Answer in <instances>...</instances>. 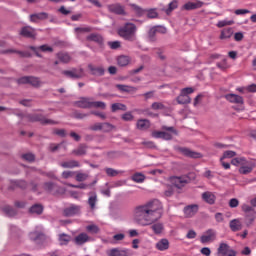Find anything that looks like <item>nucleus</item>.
Returning <instances> with one entry per match:
<instances>
[{"instance_id":"nucleus-1","label":"nucleus","mask_w":256,"mask_h":256,"mask_svg":"<svg viewBox=\"0 0 256 256\" xmlns=\"http://www.w3.org/2000/svg\"><path fill=\"white\" fill-rule=\"evenodd\" d=\"M163 217V204L158 199L138 205L133 210V219L141 227L151 226L155 235L163 233V224L157 223Z\"/></svg>"},{"instance_id":"nucleus-2","label":"nucleus","mask_w":256,"mask_h":256,"mask_svg":"<svg viewBox=\"0 0 256 256\" xmlns=\"http://www.w3.org/2000/svg\"><path fill=\"white\" fill-rule=\"evenodd\" d=\"M118 35L125 41H137V25L131 22L125 23L119 30Z\"/></svg>"},{"instance_id":"nucleus-3","label":"nucleus","mask_w":256,"mask_h":256,"mask_svg":"<svg viewBox=\"0 0 256 256\" xmlns=\"http://www.w3.org/2000/svg\"><path fill=\"white\" fill-rule=\"evenodd\" d=\"M163 131L152 132L154 139H164L165 141H171L173 135H177V130L173 126H163Z\"/></svg>"},{"instance_id":"nucleus-4","label":"nucleus","mask_w":256,"mask_h":256,"mask_svg":"<svg viewBox=\"0 0 256 256\" xmlns=\"http://www.w3.org/2000/svg\"><path fill=\"white\" fill-rule=\"evenodd\" d=\"M25 119H27V121H30V123H35L39 121V123H41L42 125H57L58 123L55 120L45 118V116L41 114H27L25 116Z\"/></svg>"},{"instance_id":"nucleus-5","label":"nucleus","mask_w":256,"mask_h":256,"mask_svg":"<svg viewBox=\"0 0 256 256\" xmlns=\"http://www.w3.org/2000/svg\"><path fill=\"white\" fill-rule=\"evenodd\" d=\"M19 85H32V87H40L41 81L37 77L23 76L17 80Z\"/></svg>"},{"instance_id":"nucleus-6","label":"nucleus","mask_w":256,"mask_h":256,"mask_svg":"<svg viewBox=\"0 0 256 256\" xmlns=\"http://www.w3.org/2000/svg\"><path fill=\"white\" fill-rule=\"evenodd\" d=\"M217 254L219 256H237V252L231 249V246L224 242L220 243L217 249Z\"/></svg>"},{"instance_id":"nucleus-7","label":"nucleus","mask_w":256,"mask_h":256,"mask_svg":"<svg viewBox=\"0 0 256 256\" xmlns=\"http://www.w3.org/2000/svg\"><path fill=\"white\" fill-rule=\"evenodd\" d=\"M242 211L245 213L246 223L247 225H251L255 221V209L247 204L242 205Z\"/></svg>"},{"instance_id":"nucleus-8","label":"nucleus","mask_w":256,"mask_h":256,"mask_svg":"<svg viewBox=\"0 0 256 256\" xmlns=\"http://www.w3.org/2000/svg\"><path fill=\"white\" fill-rule=\"evenodd\" d=\"M170 183L177 189H182V187H185L189 183V178L186 176H172L170 177Z\"/></svg>"},{"instance_id":"nucleus-9","label":"nucleus","mask_w":256,"mask_h":256,"mask_svg":"<svg viewBox=\"0 0 256 256\" xmlns=\"http://www.w3.org/2000/svg\"><path fill=\"white\" fill-rule=\"evenodd\" d=\"M63 75L69 79H81L82 77H85V72L83 71V68H74L72 70H64Z\"/></svg>"},{"instance_id":"nucleus-10","label":"nucleus","mask_w":256,"mask_h":256,"mask_svg":"<svg viewBox=\"0 0 256 256\" xmlns=\"http://www.w3.org/2000/svg\"><path fill=\"white\" fill-rule=\"evenodd\" d=\"M19 35L26 39H35V37H37V32L35 31V28L31 26H24L20 29Z\"/></svg>"},{"instance_id":"nucleus-11","label":"nucleus","mask_w":256,"mask_h":256,"mask_svg":"<svg viewBox=\"0 0 256 256\" xmlns=\"http://www.w3.org/2000/svg\"><path fill=\"white\" fill-rule=\"evenodd\" d=\"M107 256H131V250L127 248H112L106 251Z\"/></svg>"},{"instance_id":"nucleus-12","label":"nucleus","mask_w":256,"mask_h":256,"mask_svg":"<svg viewBox=\"0 0 256 256\" xmlns=\"http://www.w3.org/2000/svg\"><path fill=\"white\" fill-rule=\"evenodd\" d=\"M217 239V232L213 229L207 230L201 237V243H211Z\"/></svg>"},{"instance_id":"nucleus-13","label":"nucleus","mask_w":256,"mask_h":256,"mask_svg":"<svg viewBox=\"0 0 256 256\" xmlns=\"http://www.w3.org/2000/svg\"><path fill=\"white\" fill-rule=\"evenodd\" d=\"M107 9L109 13H113L114 15H125V7L119 3L109 4L107 5Z\"/></svg>"},{"instance_id":"nucleus-14","label":"nucleus","mask_w":256,"mask_h":256,"mask_svg":"<svg viewBox=\"0 0 256 256\" xmlns=\"http://www.w3.org/2000/svg\"><path fill=\"white\" fill-rule=\"evenodd\" d=\"M176 150L178 151V153L185 155V157H190L191 159L201 158V153L191 151L190 149L185 147H177Z\"/></svg>"},{"instance_id":"nucleus-15","label":"nucleus","mask_w":256,"mask_h":256,"mask_svg":"<svg viewBox=\"0 0 256 256\" xmlns=\"http://www.w3.org/2000/svg\"><path fill=\"white\" fill-rule=\"evenodd\" d=\"M92 99L93 98L82 97L80 100L74 102V105L80 109H91Z\"/></svg>"},{"instance_id":"nucleus-16","label":"nucleus","mask_w":256,"mask_h":256,"mask_svg":"<svg viewBox=\"0 0 256 256\" xmlns=\"http://www.w3.org/2000/svg\"><path fill=\"white\" fill-rule=\"evenodd\" d=\"M183 211H184L185 217H188V218L195 217V215H197V213L199 212V205L197 204L188 205L184 207Z\"/></svg>"},{"instance_id":"nucleus-17","label":"nucleus","mask_w":256,"mask_h":256,"mask_svg":"<svg viewBox=\"0 0 256 256\" xmlns=\"http://www.w3.org/2000/svg\"><path fill=\"white\" fill-rule=\"evenodd\" d=\"M30 23H39V21H45L46 19H49V14L47 12H39L30 14L29 16Z\"/></svg>"},{"instance_id":"nucleus-18","label":"nucleus","mask_w":256,"mask_h":256,"mask_svg":"<svg viewBox=\"0 0 256 256\" xmlns=\"http://www.w3.org/2000/svg\"><path fill=\"white\" fill-rule=\"evenodd\" d=\"M88 69L90 71V75H94L95 77H103V75H105V68H103V66L89 64Z\"/></svg>"},{"instance_id":"nucleus-19","label":"nucleus","mask_w":256,"mask_h":256,"mask_svg":"<svg viewBox=\"0 0 256 256\" xmlns=\"http://www.w3.org/2000/svg\"><path fill=\"white\" fill-rule=\"evenodd\" d=\"M202 200L208 205H215V201H217V196H215V193L213 192L206 191L202 193Z\"/></svg>"},{"instance_id":"nucleus-20","label":"nucleus","mask_w":256,"mask_h":256,"mask_svg":"<svg viewBox=\"0 0 256 256\" xmlns=\"http://www.w3.org/2000/svg\"><path fill=\"white\" fill-rule=\"evenodd\" d=\"M81 213V206L71 205L64 210L65 217H73V215H79Z\"/></svg>"},{"instance_id":"nucleus-21","label":"nucleus","mask_w":256,"mask_h":256,"mask_svg":"<svg viewBox=\"0 0 256 256\" xmlns=\"http://www.w3.org/2000/svg\"><path fill=\"white\" fill-rule=\"evenodd\" d=\"M89 241H91V237H89L87 233H80L74 238V243L76 245H85V243H89Z\"/></svg>"},{"instance_id":"nucleus-22","label":"nucleus","mask_w":256,"mask_h":256,"mask_svg":"<svg viewBox=\"0 0 256 256\" xmlns=\"http://www.w3.org/2000/svg\"><path fill=\"white\" fill-rule=\"evenodd\" d=\"M203 5H204L203 1L198 0L196 2H188L184 4L183 9H185V11H193L195 9H201Z\"/></svg>"},{"instance_id":"nucleus-23","label":"nucleus","mask_w":256,"mask_h":256,"mask_svg":"<svg viewBox=\"0 0 256 256\" xmlns=\"http://www.w3.org/2000/svg\"><path fill=\"white\" fill-rule=\"evenodd\" d=\"M255 169V164L251 161H248L245 165L239 168V173L241 175H249Z\"/></svg>"},{"instance_id":"nucleus-24","label":"nucleus","mask_w":256,"mask_h":256,"mask_svg":"<svg viewBox=\"0 0 256 256\" xmlns=\"http://www.w3.org/2000/svg\"><path fill=\"white\" fill-rule=\"evenodd\" d=\"M31 51H34L36 53L37 57H41V54H39V50L43 51V53H47V51L49 53H53V48L51 46L48 45H42L38 48L34 47V46H30Z\"/></svg>"},{"instance_id":"nucleus-25","label":"nucleus","mask_w":256,"mask_h":256,"mask_svg":"<svg viewBox=\"0 0 256 256\" xmlns=\"http://www.w3.org/2000/svg\"><path fill=\"white\" fill-rule=\"evenodd\" d=\"M60 167H63V169H75V167H81V164L76 160H68L61 162Z\"/></svg>"},{"instance_id":"nucleus-26","label":"nucleus","mask_w":256,"mask_h":256,"mask_svg":"<svg viewBox=\"0 0 256 256\" xmlns=\"http://www.w3.org/2000/svg\"><path fill=\"white\" fill-rule=\"evenodd\" d=\"M137 129L139 131H147L151 127V122L148 119H139L136 123Z\"/></svg>"},{"instance_id":"nucleus-27","label":"nucleus","mask_w":256,"mask_h":256,"mask_svg":"<svg viewBox=\"0 0 256 256\" xmlns=\"http://www.w3.org/2000/svg\"><path fill=\"white\" fill-rule=\"evenodd\" d=\"M225 99L230 103H236L238 105H243V97L236 94H227L225 95Z\"/></svg>"},{"instance_id":"nucleus-28","label":"nucleus","mask_w":256,"mask_h":256,"mask_svg":"<svg viewBox=\"0 0 256 256\" xmlns=\"http://www.w3.org/2000/svg\"><path fill=\"white\" fill-rule=\"evenodd\" d=\"M86 41H93L94 43H98V45H103V36L98 33H92L86 37Z\"/></svg>"},{"instance_id":"nucleus-29","label":"nucleus","mask_w":256,"mask_h":256,"mask_svg":"<svg viewBox=\"0 0 256 256\" xmlns=\"http://www.w3.org/2000/svg\"><path fill=\"white\" fill-rule=\"evenodd\" d=\"M29 238L31 241H35V243H41V241H45V234L41 232H31Z\"/></svg>"},{"instance_id":"nucleus-30","label":"nucleus","mask_w":256,"mask_h":256,"mask_svg":"<svg viewBox=\"0 0 256 256\" xmlns=\"http://www.w3.org/2000/svg\"><path fill=\"white\" fill-rule=\"evenodd\" d=\"M229 226L231 231L234 232L241 231V229H243V224H241V220L239 219L231 220Z\"/></svg>"},{"instance_id":"nucleus-31","label":"nucleus","mask_w":256,"mask_h":256,"mask_svg":"<svg viewBox=\"0 0 256 256\" xmlns=\"http://www.w3.org/2000/svg\"><path fill=\"white\" fill-rule=\"evenodd\" d=\"M178 105H187L191 103V97L180 92V95L176 98Z\"/></svg>"},{"instance_id":"nucleus-32","label":"nucleus","mask_w":256,"mask_h":256,"mask_svg":"<svg viewBox=\"0 0 256 256\" xmlns=\"http://www.w3.org/2000/svg\"><path fill=\"white\" fill-rule=\"evenodd\" d=\"M116 88L122 93H135V91H137V88L123 84L116 85Z\"/></svg>"},{"instance_id":"nucleus-33","label":"nucleus","mask_w":256,"mask_h":256,"mask_svg":"<svg viewBox=\"0 0 256 256\" xmlns=\"http://www.w3.org/2000/svg\"><path fill=\"white\" fill-rule=\"evenodd\" d=\"M231 37H233V28L229 27L221 30L220 39L222 41L225 39H231Z\"/></svg>"},{"instance_id":"nucleus-34","label":"nucleus","mask_w":256,"mask_h":256,"mask_svg":"<svg viewBox=\"0 0 256 256\" xmlns=\"http://www.w3.org/2000/svg\"><path fill=\"white\" fill-rule=\"evenodd\" d=\"M249 160L245 157H236L231 160V165L234 167H243Z\"/></svg>"},{"instance_id":"nucleus-35","label":"nucleus","mask_w":256,"mask_h":256,"mask_svg":"<svg viewBox=\"0 0 256 256\" xmlns=\"http://www.w3.org/2000/svg\"><path fill=\"white\" fill-rule=\"evenodd\" d=\"M156 249L158 251H167L169 249V240L161 239L156 243Z\"/></svg>"},{"instance_id":"nucleus-36","label":"nucleus","mask_w":256,"mask_h":256,"mask_svg":"<svg viewBox=\"0 0 256 256\" xmlns=\"http://www.w3.org/2000/svg\"><path fill=\"white\" fill-rule=\"evenodd\" d=\"M89 198H88V205L90 206V209H95V205H97V193L95 192H90L89 193Z\"/></svg>"},{"instance_id":"nucleus-37","label":"nucleus","mask_w":256,"mask_h":256,"mask_svg":"<svg viewBox=\"0 0 256 256\" xmlns=\"http://www.w3.org/2000/svg\"><path fill=\"white\" fill-rule=\"evenodd\" d=\"M117 63L120 67H127V65L131 63V58H129V56H119Z\"/></svg>"},{"instance_id":"nucleus-38","label":"nucleus","mask_w":256,"mask_h":256,"mask_svg":"<svg viewBox=\"0 0 256 256\" xmlns=\"http://www.w3.org/2000/svg\"><path fill=\"white\" fill-rule=\"evenodd\" d=\"M111 111L112 113H115L117 111H127V106L122 103H114L111 105Z\"/></svg>"},{"instance_id":"nucleus-39","label":"nucleus","mask_w":256,"mask_h":256,"mask_svg":"<svg viewBox=\"0 0 256 256\" xmlns=\"http://www.w3.org/2000/svg\"><path fill=\"white\" fill-rule=\"evenodd\" d=\"M57 58L61 63H69V61H71V56L65 52H59Z\"/></svg>"},{"instance_id":"nucleus-40","label":"nucleus","mask_w":256,"mask_h":256,"mask_svg":"<svg viewBox=\"0 0 256 256\" xmlns=\"http://www.w3.org/2000/svg\"><path fill=\"white\" fill-rule=\"evenodd\" d=\"M69 241H71V237L68 234H65V233L59 234L60 245H68Z\"/></svg>"},{"instance_id":"nucleus-41","label":"nucleus","mask_w":256,"mask_h":256,"mask_svg":"<svg viewBox=\"0 0 256 256\" xmlns=\"http://www.w3.org/2000/svg\"><path fill=\"white\" fill-rule=\"evenodd\" d=\"M30 213H34L36 215H41L43 213V206L40 204H35L30 208Z\"/></svg>"},{"instance_id":"nucleus-42","label":"nucleus","mask_w":256,"mask_h":256,"mask_svg":"<svg viewBox=\"0 0 256 256\" xmlns=\"http://www.w3.org/2000/svg\"><path fill=\"white\" fill-rule=\"evenodd\" d=\"M74 155H85L87 153V145L81 144L76 150L73 151Z\"/></svg>"},{"instance_id":"nucleus-43","label":"nucleus","mask_w":256,"mask_h":256,"mask_svg":"<svg viewBox=\"0 0 256 256\" xmlns=\"http://www.w3.org/2000/svg\"><path fill=\"white\" fill-rule=\"evenodd\" d=\"M131 179L135 183H143V181H145V175H143L142 173H135L134 175H132Z\"/></svg>"},{"instance_id":"nucleus-44","label":"nucleus","mask_w":256,"mask_h":256,"mask_svg":"<svg viewBox=\"0 0 256 256\" xmlns=\"http://www.w3.org/2000/svg\"><path fill=\"white\" fill-rule=\"evenodd\" d=\"M107 104H105V102H101V101H93L92 99V104H91V109H106Z\"/></svg>"},{"instance_id":"nucleus-45","label":"nucleus","mask_w":256,"mask_h":256,"mask_svg":"<svg viewBox=\"0 0 256 256\" xmlns=\"http://www.w3.org/2000/svg\"><path fill=\"white\" fill-rule=\"evenodd\" d=\"M151 109H153V111H164L165 104L161 102H154L151 105Z\"/></svg>"},{"instance_id":"nucleus-46","label":"nucleus","mask_w":256,"mask_h":256,"mask_svg":"<svg viewBox=\"0 0 256 256\" xmlns=\"http://www.w3.org/2000/svg\"><path fill=\"white\" fill-rule=\"evenodd\" d=\"M4 213L8 215V217H15L17 215V211L13 209L11 206H6L3 208Z\"/></svg>"},{"instance_id":"nucleus-47","label":"nucleus","mask_w":256,"mask_h":256,"mask_svg":"<svg viewBox=\"0 0 256 256\" xmlns=\"http://www.w3.org/2000/svg\"><path fill=\"white\" fill-rule=\"evenodd\" d=\"M86 231H88V233H91L92 235H97V233H99V226L95 224L88 225L86 227Z\"/></svg>"},{"instance_id":"nucleus-48","label":"nucleus","mask_w":256,"mask_h":256,"mask_svg":"<svg viewBox=\"0 0 256 256\" xmlns=\"http://www.w3.org/2000/svg\"><path fill=\"white\" fill-rule=\"evenodd\" d=\"M75 33H77L78 35H80V33H91V31H93L92 27H77L74 29Z\"/></svg>"},{"instance_id":"nucleus-49","label":"nucleus","mask_w":256,"mask_h":256,"mask_svg":"<svg viewBox=\"0 0 256 256\" xmlns=\"http://www.w3.org/2000/svg\"><path fill=\"white\" fill-rule=\"evenodd\" d=\"M113 129H115V126L113 124L107 123V122L102 123V131L104 133H109V132L113 131Z\"/></svg>"},{"instance_id":"nucleus-50","label":"nucleus","mask_w":256,"mask_h":256,"mask_svg":"<svg viewBox=\"0 0 256 256\" xmlns=\"http://www.w3.org/2000/svg\"><path fill=\"white\" fill-rule=\"evenodd\" d=\"M88 178L89 175L87 173L76 172V181H78L79 183L87 181Z\"/></svg>"},{"instance_id":"nucleus-51","label":"nucleus","mask_w":256,"mask_h":256,"mask_svg":"<svg viewBox=\"0 0 256 256\" xmlns=\"http://www.w3.org/2000/svg\"><path fill=\"white\" fill-rule=\"evenodd\" d=\"M178 2L176 0H173L172 2L169 3L168 9H166V14L169 15L172 13V11H175L177 9Z\"/></svg>"},{"instance_id":"nucleus-52","label":"nucleus","mask_w":256,"mask_h":256,"mask_svg":"<svg viewBox=\"0 0 256 256\" xmlns=\"http://www.w3.org/2000/svg\"><path fill=\"white\" fill-rule=\"evenodd\" d=\"M233 20H221L216 24V27H218L219 29L223 28V27H227V25H233Z\"/></svg>"},{"instance_id":"nucleus-53","label":"nucleus","mask_w":256,"mask_h":256,"mask_svg":"<svg viewBox=\"0 0 256 256\" xmlns=\"http://www.w3.org/2000/svg\"><path fill=\"white\" fill-rule=\"evenodd\" d=\"M6 53H17V55H19L20 57H29V52H23L19 50L9 49L6 50Z\"/></svg>"},{"instance_id":"nucleus-54","label":"nucleus","mask_w":256,"mask_h":256,"mask_svg":"<svg viewBox=\"0 0 256 256\" xmlns=\"http://www.w3.org/2000/svg\"><path fill=\"white\" fill-rule=\"evenodd\" d=\"M106 175H108V177H117V175H119V171L113 169V168H106Z\"/></svg>"},{"instance_id":"nucleus-55","label":"nucleus","mask_w":256,"mask_h":256,"mask_svg":"<svg viewBox=\"0 0 256 256\" xmlns=\"http://www.w3.org/2000/svg\"><path fill=\"white\" fill-rule=\"evenodd\" d=\"M123 239H125V234H123V233L116 234L113 236L112 243L115 245V244L119 243V241H123Z\"/></svg>"},{"instance_id":"nucleus-56","label":"nucleus","mask_w":256,"mask_h":256,"mask_svg":"<svg viewBox=\"0 0 256 256\" xmlns=\"http://www.w3.org/2000/svg\"><path fill=\"white\" fill-rule=\"evenodd\" d=\"M158 16H159V14L157 13L156 9H150L147 12V17L149 19H157Z\"/></svg>"},{"instance_id":"nucleus-57","label":"nucleus","mask_w":256,"mask_h":256,"mask_svg":"<svg viewBox=\"0 0 256 256\" xmlns=\"http://www.w3.org/2000/svg\"><path fill=\"white\" fill-rule=\"evenodd\" d=\"M235 155H237V153L235 151H225L223 154V157H221L222 159H232V157H235Z\"/></svg>"},{"instance_id":"nucleus-58","label":"nucleus","mask_w":256,"mask_h":256,"mask_svg":"<svg viewBox=\"0 0 256 256\" xmlns=\"http://www.w3.org/2000/svg\"><path fill=\"white\" fill-rule=\"evenodd\" d=\"M22 159H24V161H29V163H32V161H35V155H33L32 153H26L22 155Z\"/></svg>"},{"instance_id":"nucleus-59","label":"nucleus","mask_w":256,"mask_h":256,"mask_svg":"<svg viewBox=\"0 0 256 256\" xmlns=\"http://www.w3.org/2000/svg\"><path fill=\"white\" fill-rule=\"evenodd\" d=\"M218 69L225 71V69H229V65L227 64V59H223L222 62L217 63Z\"/></svg>"},{"instance_id":"nucleus-60","label":"nucleus","mask_w":256,"mask_h":256,"mask_svg":"<svg viewBox=\"0 0 256 256\" xmlns=\"http://www.w3.org/2000/svg\"><path fill=\"white\" fill-rule=\"evenodd\" d=\"M123 121H133L134 116L131 114V112H126L125 114L122 115Z\"/></svg>"},{"instance_id":"nucleus-61","label":"nucleus","mask_w":256,"mask_h":256,"mask_svg":"<svg viewBox=\"0 0 256 256\" xmlns=\"http://www.w3.org/2000/svg\"><path fill=\"white\" fill-rule=\"evenodd\" d=\"M229 207H231L232 209H235V207H239V200L236 198L230 199Z\"/></svg>"},{"instance_id":"nucleus-62","label":"nucleus","mask_w":256,"mask_h":256,"mask_svg":"<svg viewBox=\"0 0 256 256\" xmlns=\"http://www.w3.org/2000/svg\"><path fill=\"white\" fill-rule=\"evenodd\" d=\"M182 95H191V93H195V89L191 88V87H187V88H183L181 90Z\"/></svg>"},{"instance_id":"nucleus-63","label":"nucleus","mask_w":256,"mask_h":256,"mask_svg":"<svg viewBox=\"0 0 256 256\" xmlns=\"http://www.w3.org/2000/svg\"><path fill=\"white\" fill-rule=\"evenodd\" d=\"M44 189H45V191L51 192V191H53V189H55V184H53L52 182H46L44 184Z\"/></svg>"},{"instance_id":"nucleus-64","label":"nucleus","mask_w":256,"mask_h":256,"mask_svg":"<svg viewBox=\"0 0 256 256\" xmlns=\"http://www.w3.org/2000/svg\"><path fill=\"white\" fill-rule=\"evenodd\" d=\"M108 45L112 49H119V47H121V42L113 41V42H109Z\"/></svg>"}]
</instances>
